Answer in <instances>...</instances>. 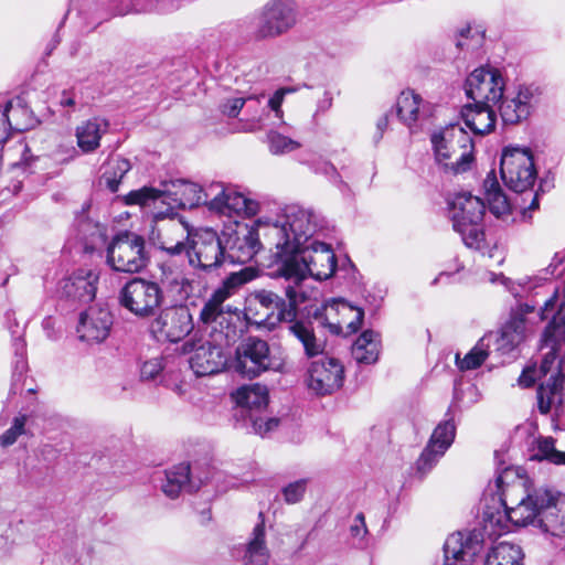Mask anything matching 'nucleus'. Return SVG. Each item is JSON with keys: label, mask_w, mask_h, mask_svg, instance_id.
Masks as SVG:
<instances>
[{"label": "nucleus", "mask_w": 565, "mask_h": 565, "mask_svg": "<svg viewBox=\"0 0 565 565\" xmlns=\"http://www.w3.org/2000/svg\"><path fill=\"white\" fill-rule=\"evenodd\" d=\"M547 349L544 353L541 365L526 366L519 377V384L523 387L532 386L536 379L552 373L546 383L539 386L537 408L541 414H548L550 411L559 405L564 399L565 387V327L548 323L541 339V350Z\"/></svg>", "instance_id": "1"}, {"label": "nucleus", "mask_w": 565, "mask_h": 565, "mask_svg": "<svg viewBox=\"0 0 565 565\" xmlns=\"http://www.w3.org/2000/svg\"><path fill=\"white\" fill-rule=\"evenodd\" d=\"M557 301V291L545 301L542 311H535L533 306L518 305L511 311L509 321L502 327L500 335L488 333L482 337L476 345L462 358L456 354V364L460 371L478 369L488 358L489 348L495 339L498 350L503 353L512 351L526 335L534 331V326L546 318L545 313L553 310Z\"/></svg>", "instance_id": "2"}, {"label": "nucleus", "mask_w": 565, "mask_h": 565, "mask_svg": "<svg viewBox=\"0 0 565 565\" xmlns=\"http://www.w3.org/2000/svg\"><path fill=\"white\" fill-rule=\"evenodd\" d=\"M286 300L271 290H256L246 299L244 316L249 326L274 330L280 322L297 318L298 307L308 298L306 290L287 284Z\"/></svg>", "instance_id": "3"}, {"label": "nucleus", "mask_w": 565, "mask_h": 565, "mask_svg": "<svg viewBox=\"0 0 565 565\" xmlns=\"http://www.w3.org/2000/svg\"><path fill=\"white\" fill-rule=\"evenodd\" d=\"M320 218L310 209L287 205L273 224L264 226L265 235L275 244V258L300 252L309 238L320 228Z\"/></svg>", "instance_id": "4"}, {"label": "nucleus", "mask_w": 565, "mask_h": 565, "mask_svg": "<svg viewBox=\"0 0 565 565\" xmlns=\"http://www.w3.org/2000/svg\"><path fill=\"white\" fill-rule=\"evenodd\" d=\"M513 475L511 468H504L495 479V487L505 515L516 526L532 524L537 527V519H541L544 504L551 502V490L540 488L527 492L524 482L519 478L504 486L505 479Z\"/></svg>", "instance_id": "5"}, {"label": "nucleus", "mask_w": 565, "mask_h": 565, "mask_svg": "<svg viewBox=\"0 0 565 565\" xmlns=\"http://www.w3.org/2000/svg\"><path fill=\"white\" fill-rule=\"evenodd\" d=\"M277 273L291 286H298L301 290L308 289L302 281L307 275L324 280L330 278L337 268V258L329 245L313 242L310 247L300 252L290 253L276 259Z\"/></svg>", "instance_id": "6"}, {"label": "nucleus", "mask_w": 565, "mask_h": 565, "mask_svg": "<svg viewBox=\"0 0 565 565\" xmlns=\"http://www.w3.org/2000/svg\"><path fill=\"white\" fill-rule=\"evenodd\" d=\"M247 281L248 277L243 271L232 273L213 290L200 311V322L212 331H220L227 342H235L238 338V316L225 301Z\"/></svg>", "instance_id": "7"}, {"label": "nucleus", "mask_w": 565, "mask_h": 565, "mask_svg": "<svg viewBox=\"0 0 565 565\" xmlns=\"http://www.w3.org/2000/svg\"><path fill=\"white\" fill-rule=\"evenodd\" d=\"M436 160L454 173H462L473 162V141L459 124H450L430 136Z\"/></svg>", "instance_id": "8"}, {"label": "nucleus", "mask_w": 565, "mask_h": 565, "mask_svg": "<svg viewBox=\"0 0 565 565\" xmlns=\"http://www.w3.org/2000/svg\"><path fill=\"white\" fill-rule=\"evenodd\" d=\"M150 262L143 236L122 231L116 234L106 248V264L115 271L138 274Z\"/></svg>", "instance_id": "9"}, {"label": "nucleus", "mask_w": 565, "mask_h": 565, "mask_svg": "<svg viewBox=\"0 0 565 565\" xmlns=\"http://www.w3.org/2000/svg\"><path fill=\"white\" fill-rule=\"evenodd\" d=\"M118 299L120 306L136 317L148 318L162 306L163 292L158 282L134 277L122 286Z\"/></svg>", "instance_id": "10"}, {"label": "nucleus", "mask_w": 565, "mask_h": 565, "mask_svg": "<svg viewBox=\"0 0 565 565\" xmlns=\"http://www.w3.org/2000/svg\"><path fill=\"white\" fill-rule=\"evenodd\" d=\"M214 333V341H203L201 339H191L182 344L181 352L190 354V367L198 376H207L221 372L227 362L223 352L222 345H228L225 337L220 331H212Z\"/></svg>", "instance_id": "11"}, {"label": "nucleus", "mask_w": 565, "mask_h": 565, "mask_svg": "<svg viewBox=\"0 0 565 565\" xmlns=\"http://www.w3.org/2000/svg\"><path fill=\"white\" fill-rule=\"evenodd\" d=\"M500 173L504 184L511 191L523 193L531 190L537 178L533 154L529 149H504L500 161Z\"/></svg>", "instance_id": "12"}, {"label": "nucleus", "mask_w": 565, "mask_h": 565, "mask_svg": "<svg viewBox=\"0 0 565 565\" xmlns=\"http://www.w3.org/2000/svg\"><path fill=\"white\" fill-rule=\"evenodd\" d=\"M282 363L270 356L265 340L249 337L236 348L234 369L243 376L254 379L266 371H280Z\"/></svg>", "instance_id": "13"}, {"label": "nucleus", "mask_w": 565, "mask_h": 565, "mask_svg": "<svg viewBox=\"0 0 565 565\" xmlns=\"http://www.w3.org/2000/svg\"><path fill=\"white\" fill-rule=\"evenodd\" d=\"M190 266L204 271L217 268L227 259L224 237L212 228H201L192 235L185 250Z\"/></svg>", "instance_id": "14"}, {"label": "nucleus", "mask_w": 565, "mask_h": 565, "mask_svg": "<svg viewBox=\"0 0 565 565\" xmlns=\"http://www.w3.org/2000/svg\"><path fill=\"white\" fill-rule=\"evenodd\" d=\"M296 22L294 0H271L258 14L254 35L258 40L275 39L287 33Z\"/></svg>", "instance_id": "15"}, {"label": "nucleus", "mask_w": 565, "mask_h": 565, "mask_svg": "<svg viewBox=\"0 0 565 565\" xmlns=\"http://www.w3.org/2000/svg\"><path fill=\"white\" fill-rule=\"evenodd\" d=\"M209 210L226 216H254L259 211L257 201L238 192L235 188L222 183H212L207 186Z\"/></svg>", "instance_id": "16"}, {"label": "nucleus", "mask_w": 565, "mask_h": 565, "mask_svg": "<svg viewBox=\"0 0 565 565\" xmlns=\"http://www.w3.org/2000/svg\"><path fill=\"white\" fill-rule=\"evenodd\" d=\"M505 82L501 72L492 67H479L466 79L467 96L473 103L498 104L504 93Z\"/></svg>", "instance_id": "17"}, {"label": "nucleus", "mask_w": 565, "mask_h": 565, "mask_svg": "<svg viewBox=\"0 0 565 565\" xmlns=\"http://www.w3.org/2000/svg\"><path fill=\"white\" fill-rule=\"evenodd\" d=\"M226 256L231 263L246 264L259 252L262 244L258 228L247 224H237L235 230L223 232Z\"/></svg>", "instance_id": "18"}, {"label": "nucleus", "mask_w": 565, "mask_h": 565, "mask_svg": "<svg viewBox=\"0 0 565 565\" xmlns=\"http://www.w3.org/2000/svg\"><path fill=\"white\" fill-rule=\"evenodd\" d=\"M344 381V367L335 358L313 361L308 370L307 384L317 395H329L338 391Z\"/></svg>", "instance_id": "19"}, {"label": "nucleus", "mask_w": 565, "mask_h": 565, "mask_svg": "<svg viewBox=\"0 0 565 565\" xmlns=\"http://www.w3.org/2000/svg\"><path fill=\"white\" fill-rule=\"evenodd\" d=\"M539 88L533 85L520 84L502 97L499 111L502 121L514 125L526 119L539 94Z\"/></svg>", "instance_id": "20"}, {"label": "nucleus", "mask_w": 565, "mask_h": 565, "mask_svg": "<svg viewBox=\"0 0 565 565\" xmlns=\"http://www.w3.org/2000/svg\"><path fill=\"white\" fill-rule=\"evenodd\" d=\"M190 236L183 224L162 220L151 228L149 241L156 248L170 256H177L185 253Z\"/></svg>", "instance_id": "21"}, {"label": "nucleus", "mask_w": 565, "mask_h": 565, "mask_svg": "<svg viewBox=\"0 0 565 565\" xmlns=\"http://www.w3.org/2000/svg\"><path fill=\"white\" fill-rule=\"evenodd\" d=\"M481 547L480 533L476 531L452 533L444 544V565H472Z\"/></svg>", "instance_id": "22"}, {"label": "nucleus", "mask_w": 565, "mask_h": 565, "mask_svg": "<svg viewBox=\"0 0 565 565\" xmlns=\"http://www.w3.org/2000/svg\"><path fill=\"white\" fill-rule=\"evenodd\" d=\"M113 326V316L106 308L89 307L81 313L76 332L81 341L100 343L105 341Z\"/></svg>", "instance_id": "23"}, {"label": "nucleus", "mask_w": 565, "mask_h": 565, "mask_svg": "<svg viewBox=\"0 0 565 565\" xmlns=\"http://www.w3.org/2000/svg\"><path fill=\"white\" fill-rule=\"evenodd\" d=\"M193 329V321L186 308H175L162 312L152 323V330L170 342H178Z\"/></svg>", "instance_id": "24"}, {"label": "nucleus", "mask_w": 565, "mask_h": 565, "mask_svg": "<svg viewBox=\"0 0 565 565\" xmlns=\"http://www.w3.org/2000/svg\"><path fill=\"white\" fill-rule=\"evenodd\" d=\"M454 228L463 224L480 223L486 212L483 201L468 192L456 193L448 200Z\"/></svg>", "instance_id": "25"}, {"label": "nucleus", "mask_w": 565, "mask_h": 565, "mask_svg": "<svg viewBox=\"0 0 565 565\" xmlns=\"http://www.w3.org/2000/svg\"><path fill=\"white\" fill-rule=\"evenodd\" d=\"M431 105L414 90H403L396 100V115L409 128L430 117Z\"/></svg>", "instance_id": "26"}, {"label": "nucleus", "mask_w": 565, "mask_h": 565, "mask_svg": "<svg viewBox=\"0 0 565 565\" xmlns=\"http://www.w3.org/2000/svg\"><path fill=\"white\" fill-rule=\"evenodd\" d=\"M98 273L92 269H78L63 281L62 292L79 302L94 300L97 290Z\"/></svg>", "instance_id": "27"}, {"label": "nucleus", "mask_w": 565, "mask_h": 565, "mask_svg": "<svg viewBox=\"0 0 565 565\" xmlns=\"http://www.w3.org/2000/svg\"><path fill=\"white\" fill-rule=\"evenodd\" d=\"M339 313L340 318L330 323L332 334L349 335L356 332L362 324L364 312L359 307H353L345 300H332L330 302V315Z\"/></svg>", "instance_id": "28"}, {"label": "nucleus", "mask_w": 565, "mask_h": 565, "mask_svg": "<svg viewBox=\"0 0 565 565\" xmlns=\"http://www.w3.org/2000/svg\"><path fill=\"white\" fill-rule=\"evenodd\" d=\"M537 527L556 537H565V498L551 490V502L544 504Z\"/></svg>", "instance_id": "29"}, {"label": "nucleus", "mask_w": 565, "mask_h": 565, "mask_svg": "<svg viewBox=\"0 0 565 565\" xmlns=\"http://www.w3.org/2000/svg\"><path fill=\"white\" fill-rule=\"evenodd\" d=\"M460 115L466 127L477 136L490 134L495 127L497 115L490 104H468L461 108Z\"/></svg>", "instance_id": "30"}, {"label": "nucleus", "mask_w": 565, "mask_h": 565, "mask_svg": "<svg viewBox=\"0 0 565 565\" xmlns=\"http://www.w3.org/2000/svg\"><path fill=\"white\" fill-rule=\"evenodd\" d=\"M160 284L168 292L179 299H185L192 292V282L184 273L183 265L174 260H164L159 264Z\"/></svg>", "instance_id": "31"}, {"label": "nucleus", "mask_w": 565, "mask_h": 565, "mask_svg": "<svg viewBox=\"0 0 565 565\" xmlns=\"http://www.w3.org/2000/svg\"><path fill=\"white\" fill-rule=\"evenodd\" d=\"M259 518L263 519V513H259ZM242 550V565H268L270 553L266 544L264 520L255 525L248 542Z\"/></svg>", "instance_id": "32"}, {"label": "nucleus", "mask_w": 565, "mask_h": 565, "mask_svg": "<svg viewBox=\"0 0 565 565\" xmlns=\"http://www.w3.org/2000/svg\"><path fill=\"white\" fill-rule=\"evenodd\" d=\"M202 482L201 479L195 482L194 477L191 475L189 463H180L166 471V479L161 486V490L170 499H175L182 490H198Z\"/></svg>", "instance_id": "33"}, {"label": "nucleus", "mask_w": 565, "mask_h": 565, "mask_svg": "<svg viewBox=\"0 0 565 565\" xmlns=\"http://www.w3.org/2000/svg\"><path fill=\"white\" fill-rule=\"evenodd\" d=\"M108 121L99 117L79 124L75 130L78 148L85 153L94 152L99 147L102 137L108 131Z\"/></svg>", "instance_id": "34"}, {"label": "nucleus", "mask_w": 565, "mask_h": 565, "mask_svg": "<svg viewBox=\"0 0 565 565\" xmlns=\"http://www.w3.org/2000/svg\"><path fill=\"white\" fill-rule=\"evenodd\" d=\"M380 338L372 330L364 331L352 345V356L359 364H373L380 355Z\"/></svg>", "instance_id": "35"}, {"label": "nucleus", "mask_w": 565, "mask_h": 565, "mask_svg": "<svg viewBox=\"0 0 565 565\" xmlns=\"http://www.w3.org/2000/svg\"><path fill=\"white\" fill-rule=\"evenodd\" d=\"M288 330L303 347L307 356L312 358L323 352L324 342L317 338L312 327L296 318L287 321Z\"/></svg>", "instance_id": "36"}, {"label": "nucleus", "mask_w": 565, "mask_h": 565, "mask_svg": "<svg viewBox=\"0 0 565 565\" xmlns=\"http://www.w3.org/2000/svg\"><path fill=\"white\" fill-rule=\"evenodd\" d=\"M523 558L524 554L519 545L500 542L488 552L484 565H523Z\"/></svg>", "instance_id": "37"}, {"label": "nucleus", "mask_w": 565, "mask_h": 565, "mask_svg": "<svg viewBox=\"0 0 565 565\" xmlns=\"http://www.w3.org/2000/svg\"><path fill=\"white\" fill-rule=\"evenodd\" d=\"M233 398L241 407L248 409H260L268 404V390L262 384H252L239 387Z\"/></svg>", "instance_id": "38"}, {"label": "nucleus", "mask_w": 565, "mask_h": 565, "mask_svg": "<svg viewBox=\"0 0 565 565\" xmlns=\"http://www.w3.org/2000/svg\"><path fill=\"white\" fill-rule=\"evenodd\" d=\"M177 194L181 195L179 206L183 209H193L201 204H204L209 207L211 195H207V186L202 189L196 183L180 181Z\"/></svg>", "instance_id": "39"}, {"label": "nucleus", "mask_w": 565, "mask_h": 565, "mask_svg": "<svg viewBox=\"0 0 565 565\" xmlns=\"http://www.w3.org/2000/svg\"><path fill=\"white\" fill-rule=\"evenodd\" d=\"M130 169L131 164L127 159L111 157L106 164L102 179L111 192H116L121 179Z\"/></svg>", "instance_id": "40"}, {"label": "nucleus", "mask_w": 565, "mask_h": 565, "mask_svg": "<svg viewBox=\"0 0 565 565\" xmlns=\"http://www.w3.org/2000/svg\"><path fill=\"white\" fill-rule=\"evenodd\" d=\"M25 108H18L13 102H8L2 110H0V145L6 142L10 136V130L22 131L26 126L21 125L17 119L18 113H25Z\"/></svg>", "instance_id": "41"}, {"label": "nucleus", "mask_w": 565, "mask_h": 565, "mask_svg": "<svg viewBox=\"0 0 565 565\" xmlns=\"http://www.w3.org/2000/svg\"><path fill=\"white\" fill-rule=\"evenodd\" d=\"M456 426L452 418H448L437 425L427 444L446 452L454 443Z\"/></svg>", "instance_id": "42"}, {"label": "nucleus", "mask_w": 565, "mask_h": 565, "mask_svg": "<svg viewBox=\"0 0 565 565\" xmlns=\"http://www.w3.org/2000/svg\"><path fill=\"white\" fill-rule=\"evenodd\" d=\"M533 458L565 466V451L555 448V439L552 437H542L537 440V452Z\"/></svg>", "instance_id": "43"}, {"label": "nucleus", "mask_w": 565, "mask_h": 565, "mask_svg": "<svg viewBox=\"0 0 565 565\" xmlns=\"http://www.w3.org/2000/svg\"><path fill=\"white\" fill-rule=\"evenodd\" d=\"M258 104L253 103L252 108L248 109L246 107V114L248 117L241 120L242 129L244 131H257L260 130L264 126V119L268 116V110L265 106H260V99L264 97V94L257 95Z\"/></svg>", "instance_id": "44"}, {"label": "nucleus", "mask_w": 565, "mask_h": 565, "mask_svg": "<svg viewBox=\"0 0 565 565\" xmlns=\"http://www.w3.org/2000/svg\"><path fill=\"white\" fill-rule=\"evenodd\" d=\"M26 422H28L26 415L20 414L18 416H15L12 419L10 427L3 434L0 435V446L2 448H8V447L12 446L13 444H15L20 436L25 435L26 434V428H25Z\"/></svg>", "instance_id": "45"}, {"label": "nucleus", "mask_w": 565, "mask_h": 565, "mask_svg": "<svg viewBox=\"0 0 565 565\" xmlns=\"http://www.w3.org/2000/svg\"><path fill=\"white\" fill-rule=\"evenodd\" d=\"M460 234L462 242L469 248L480 249L484 234L480 223L463 224L461 228H454Z\"/></svg>", "instance_id": "46"}, {"label": "nucleus", "mask_w": 565, "mask_h": 565, "mask_svg": "<svg viewBox=\"0 0 565 565\" xmlns=\"http://www.w3.org/2000/svg\"><path fill=\"white\" fill-rule=\"evenodd\" d=\"M445 455L441 450L427 444L416 461V470L420 476L427 475Z\"/></svg>", "instance_id": "47"}, {"label": "nucleus", "mask_w": 565, "mask_h": 565, "mask_svg": "<svg viewBox=\"0 0 565 565\" xmlns=\"http://www.w3.org/2000/svg\"><path fill=\"white\" fill-rule=\"evenodd\" d=\"M268 143L269 150L274 154L288 153L300 147L298 141L276 131L268 134Z\"/></svg>", "instance_id": "48"}, {"label": "nucleus", "mask_w": 565, "mask_h": 565, "mask_svg": "<svg viewBox=\"0 0 565 565\" xmlns=\"http://www.w3.org/2000/svg\"><path fill=\"white\" fill-rule=\"evenodd\" d=\"M161 195V191L143 186L138 190L130 191L127 195H125L124 200L127 205H147L149 202L159 199Z\"/></svg>", "instance_id": "49"}, {"label": "nucleus", "mask_w": 565, "mask_h": 565, "mask_svg": "<svg viewBox=\"0 0 565 565\" xmlns=\"http://www.w3.org/2000/svg\"><path fill=\"white\" fill-rule=\"evenodd\" d=\"M258 104V97H232L225 99L221 106L220 110L223 115L235 118L238 116L245 104H248V109L252 108V104Z\"/></svg>", "instance_id": "50"}, {"label": "nucleus", "mask_w": 565, "mask_h": 565, "mask_svg": "<svg viewBox=\"0 0 565 565\" xmlns=\"http://www.w3.org/2000/svg\"><path fill=\"white\" fill-rule=\"evenodd\" d=\"M307 483H308L307 479H300V480L290 482L289 484L284 487L281 489V493H282L285 502L288 504H295V503L301 501V499L303 498L305 492L307 490Z\"/></svg>", "instance_id": "51"}, {"label": "nucleus", "mask_w": 565, "mask_h": 565, "mask_svg": "<svg viewBox=\"0 0 565 565\" xmlns=\"http://www.w3.org/2000/svg\"><path fill=\"white\" fill-rule=\"evenodd\" d=\"M487 201L490 212L497 217H502L510 213L511 205L502 191L492 193V195L487 198Z\"/></svg>", "instance_id": "52"}, {"label": "nucleus", "mask_w": 565, "mask_h": 565, "mask_svg": "<svg viewBox=\"0 0 565 565\" xmlns=\"http://www.w3.org/2000/svg\"><path fill=\"white\" fill-rule=\"evenodd\" d=\"M350 533L355 545L360 547H364L366 545V535L369 531L363 513L360 512L354 516L353 522L350 525Z\"/></svg>", "instance_id": "53"}, {"label": "nucleus", "mask_w": 565, "mask_h": 565, "mask_svg": "<svg viewBox=\"0 0 565 565\" xmlns=\"http://www.w3.org/2000/svg\"><path fill=\"white\" fill-rule=\"evenodd\" d=\"M291 93H295V90L291 89V88H279V89H277L274 93V95L268 99L267 106H265V107L269 108L270 110H273L275 113V116L278 119H282L284 111L281 109V105L284 103L285 96L287 94H291Z\"/></svg>", "instance_id": "54"}, {"label": "nucleus", "mask_w": 565, "mask_h": 565, "mask_svg": "<svg viewBox=\"0 0 565 565\" xmlns=\"http://www.w3.org/2000/svg\"><path fill=\"white\" fill-rule=\"evenodd\" d=\"M162 360L160 358H154L143 362L140 367V376L142 380L150 381L154 380L160 372L162 371Z\"/></svg>", "instance_id": "55"}, {"label": "nucleus", "mask_w": 565, "mask_h": 565, "mask_svg": "<svg viewBox=\"0 0 565 565\" xmlns=\"http://www.w3.org/2000/svg\"><path fill=\"white\" fill-rule=\"evenodd\" d=\"M279 420L277 418H255L253 419V429L256 434L265 436L278 427Z\"/></svg>", "instance_id": "56"}, {"label": "nucleus", "mask_w": 565, "mask_h": 565, "mask_svg": "<svg viewBox=\"0 0 565 565\" xmlns=\"http://www.w3.org/2000/svg\"><path fill=\"white\" fill-rule=\"evenodd\" d=\"M56 104L62 108L68 109L67 113H71L75 109L76 106V93L72 89H64L60 93L56 99Z\"/></svg>", "instance_id": "57"}, {"label": "nucleus", "mask_w": 565, "mask_h": 565, "mask_svg": "<svg viewBox=\"0 0 565 565\" xmlns=\"http://www.w3.org/2000/svg\"><path fill=\"white\" fill-rule=\"evenodd\" d=\"M483 188L486 198L492 195V193H497V191H502L498 179L495 177V172L492 170L488 173L487 178L483 181Z\"/></svg>", "instance_id": "58"}, {"label": "nucleus", "mask_w": 565, "mask_h": 565, "mask_svg": "<svg viewBox=\"0 0 565 565\" xmlns=\"http://www.w3.org/2000/svg\"><path fill=\"white\" fill-rule=\"evenodd\" d=\"M316 318H319L321 320V323L330 330L331 321H335L338 318H340V315H330V302H328L326 306H323L320 312L316 313Z\"/></svg>", "instance_id": "59"}, {"label": "nucleus", "mask_w": 565, "mask_h": 565, "mask_svg": "<svg viewBox=\"0 0 565 565\" xmlns=\"http://www.w3.org/2000/svg\"><path fill=\"white\" fill-rule=\"evenodd\" d=\"M499 279L515 297L519 296V290L515 288V285L508 278L501 276H497L493 273L489 274V280L491 282H495Z\"/></svg>", "instance_id": "60"}, {"label": "nucleus", "mask_w": 565, "mask_h": 565, "mask_svg": "<svg viewBox=\"0 0 565 565\" xmlns=\"http://www.w3.org/2000/svg\"><path fill=\"white\" fill-rule=\"evenodd\" d=\"M332 95L330 92L326 90L323 94V98L318 102L317 110L324 113L332 106Z\"/></svg>", "instance_id": "61"}, {"label": "nucleus", "mask_w": 565, "mask_h": 565, "mask_svg": "<svg viewBox=\"0 0 565 565\" xmlns=\"http://www.w3.org/2000/svg\"><path fill=\"white\" fill-rule=\"evenodd\" d=\"M26 365H25V362L23 360H19L17 362V365H15V371H19V374H17V372L13 373V382H12V387L11 390L13 391V393L17 392L18 390V376L20 377L22 375V373L24 372Z\"/></svg>", "instance_id": "62"}, {"label": "nucleus", "mask_w": 565, "mask_h": 565, "mask_svg": "<svg viewBox=\"0 0 565 565\" xmlns=\"http://www.w3.org/2000/svg\"><path fill=\"white\" fill-rule=\"evenodd\" d=\"M75 152H76V150L71 143H67V145L61 143L58 146V153L62 156V158H73Z\"/></svg>", "instance_id": "63"}, {"label": "nucleus", "mask_w": 565, "mask_h": 565, "mask_svg": "<svg viewBox=\"0 0 565 565\" xmlns=\"http://www.w3.org/2000/svg\"><path fill=\"white\" fill-rule=\"evenodd\" d=\"M562 404H563V402H562L559 405L554 406V407L550 411V412H552V411L554 412V413H553V416H552V428H553V430H554V431L565 430V427L561 426V425H559V423H558V419H557V417H558V411H559V408H561Z\"/></svg>", "instance_id": "64"}]
</instances>
